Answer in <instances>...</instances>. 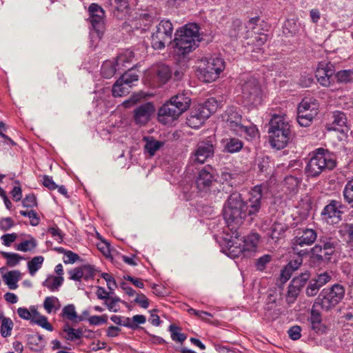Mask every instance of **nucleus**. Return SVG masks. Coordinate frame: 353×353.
<instances>
[{
    "label": "nucleus",
    "mask_w": 353,
    "mask_h": 353,
    "mask_svg": "<svg viewBox=\"0 0 353 353\" xmlns=\"http://www.w3.org/2000/svg\"><path fill=\"white\" fill-rule=\"evenodd\" d=\"M343 205L339 201L330 200L321 212V216L324 219H336L337 221L341 220V215L343 213L342 209Z\"/></svg>",
    "instance_id": "nucleus-19"
},
{
    "label": "nucleus",
    "mask_w": 353,
    "mask_h": 353,
    "mask_svg": "<svg viewBox=\"0 0 353 353\" xmlns=\"http://www.w3.org/2000/svg\"><path fill=\"white\" fill-rule=\"evenodd\" d=\"M89 20L92 30L90 34L93 38L94 34L100 39L105 30V12L103 9L97 3H91L88 7Z\"/></svg>",
    "instance_id": "nucleus-12"
},
{
    "label": "nucleus",
    "mask_w": 353,
    "mask_h": 353,
    "mask_svg": "<svg viewBox=\"0 0 353 353\" xmlns=\"http://www.w3.org/2000/svg\"><path fill=\"white\" fill-rule=\"evenodd\" d=\"M63 332L66 334L64 338L68 341H74L82 338L83 335L81 328L75 329L70 326L68 323H65L63 327Z\"/></svg>",
    "instance_id": "nucleus-32"
},
{
    "label": "nucleus",
    "mask_w": 353,
    "mask_h": 353,
    "mask_svg": "<svg viewBox=\"0 0 353 353\" xmlns=\"http://www.w3.org/2000/svg\"><path fill=\"white\" fill-rule=\"evenodd\" d=\"M2 278L10 290H14L17 288V283L21 279V272L19 270H11L3 274Z\"/></svg>",
    "instance_id": "nucleus-29"
},
{
    "label": "nucleus",
    "mask_w": 353,
    "mask_h": 353,
    "mask_svg": "<svg viewBox=\"0 0 353 353\" xmlns=\"http://www.w3.org/2000/svg\"><path fill=\"white\" fill-rule=\"evenodd\" d=\"M303 112H301V114H297L296 120L299 124L302 127H308L310 126L312 121H313V114L314 112L312 114H303Z\"/></svg>",
    "instance_id": "nucleus-52"
},
{
    "label": "nucleus",
    "mask_w": 353,
    "mask_h": 353,
    "mask_svg": "<svg viewBox=\"0 0 353 353\" xmlns=\"http://www.w3.org/2000/svg\"><path fill=\"white\" fill-rule=\"evenodd\" d=\"M301 183V179L298 177L289 175L287 176L283 181V185L290 192L296 190Z\"/></svg>",
    "instance_id": "nucleus-49"
},
{
    "label": "nucleus",
    "mask_w": 353,
    "mask_h": 353,
    "mask_svg": "<svg viewBox=\"0 0 353 353\" xmlns=\"http://www.w3.org/2000/svg\"><path fill=\"white\" fill-rule=\"evenodd\" d=\"M118 11H123L129 6L128 0H109Z\"/></svg>",
    "instance_id": "nucleus-63"
},
{
    "label": "nucleus",
    "mask_w": 353,
    "mask_h": 353,
    "mask_svg": "<svg viewBox=\"0 0 353 353\" xmlns=\"http://www.w3.org/2000/svg\"><path fill=\"white\" fill-rule=\"evenodd\" d=\"M268 188L264 184H260L253 187L250 193L249 198L244 201V210L247 216H250L252 220L259 215L262 208V199L264 191Z\"/></svg>",
    "instance_id": "nucleus-8"
},
{
    "label": "nucleus",
    "mask_w": 353,
    "mask_h": 353,
    "mask_svg": "<svg viewBox=\"0 0 353 353\" xmlns=\"http://www.w3.org/2000/svg\"><path fill=\"white\" fill-rule=\"evenodd\" d=\"M197 69L199 78L204 82L210 83L219 78L225 68V61L220 57H211L201 60Z\"/></svg>",
    "instance_id": "nucleus-5"
},
{
    "label": "nucleus",
    "mask_w": 353,
    "mask_h": 353,
    "mask_svg": "<svg viewBox=\"0 0 353 353\" xmlns=\"http://www.w3.org/2000/svg\"><path fill=\"white\" fill-rule=\"evenodd\" d=\"M88 322L90 325H94L105 324L108 322V316L106 314H103L101 316H92L88 319Z\"/></svg>",
    "instance_id": "nucleus-59"
},
{
    "label": "nucleus",
    "mask_w": 353,
    "mask_h": 353,
    "mask_svg": "<svg viewBox=\"0 0 353 353\" xmlns=\"http://www.w3.org/2000/svg\"><path fill=\"white\" fill-rule=\"evenodd\" d=\"M44 258L42 256H37L33 257L28 262V269L31 276H34L35 273L41 268Z\"/></svg>",
    "instance_id": "nucleus-40"
},
{
    "label": "nucleus",
    "mask_w": 353,
    "mask_h": 353,
    "mask_svg": "<svg viewBox=\"0 0 353 353\" xmlns=\"http://www.w3.org/2000/svg\"><path fill=\"white\" fill-rule=\"evenodd\" d=\"M320 288L314 279L310 278L309 283L305 288V294L309 297L314 296L318 294Z\"/></svg>",
    "instance_id": "nucleus-53"
},
{
    "label": "nucleus",
    "mask_w": 353,
    "mask_h": 353,
    "mask_svg": "<svg viewBox=\"0 0 353 353\" xmlns=\"http://www.w3.org/2000/svg\"><path fill=\"white\" fill-rule=\"evenodd\" d=\"M235 134L239 136H245L247 139H252L259 136V130L254 125H245L242 124L239 126Z\"/></svg>",
    "instance_id": "nucleus-30"
},
{
    "label": "nucleus",
    "mask_w": 353,
    "mask_h": 353,
    "mask_svg": "<svg viewBox=\"0 0 353 353\" xmlns=\"http://www.w3.org/2000/svg\"><path fill=\"white\" fill-rule=\"evenodd\" d=\"M216 182V170L212 166L206 165L199 170L195 179V185L198 192L202 196L210 192Z\"/></svg>",
    "instance_id": "nucleus-10"
},
{
    "label": "nucleus",
    "mask_w": 353,
    "mask_h": 353,
    "mask_svg": "<svg viewBox=\"0 0 353 353\" xmlns=\"http://www.w3.org/2000/svg\"><path fill=\"white\" fill-rule=\"evenodd\" d=\"M332 277L331 276L326 272L319 274L316 277L313 278L314 281L317 283V285L321 288L328 282L330 281Z\"/></svg>",
    "instance_id": "nucleus-56"
},
{
    "label": "nucleus",
    "mask_w": 353,
    "mask_h": 353,
    "mask_svg": "<svg viewBox=\"0 0 353 353\" xmlns=\"http://www.w3.org/2000/svg\"><path fill=\"white\" fill-rule=\"evenodd\" d=\"M14 226V221L11 217L3 218L0 220V230L7 231Z\"/></svg>",
    "instance_id": "nucleus-64"
},
{
    "label": "nucleus",
    "mask_w": 353,
    "mask_h": 353,
    "mask_svg": "<svg viewBox=\"0 0 353 353\" xmlns=\"http://www.w3.org/2000/svg\"><path fill=\"white\" fill-rule=\"evenodd\" d=\"M246 28L240 19H235L232 21L229 35L232 38L239 37L242 32Z\"/></svg>",
    "instance_id": "nucleus-41"
},
{
    "label": "nucleus",
    "mask_w": 353,
    "mask_h": 353,
    "mask_svg": "<svg viewBox=\"0 0 353 353\" xmlns=\"http://www.w3.org/2000/svg\"><path fill=\"white\" fill-rule=\"evenodd\" d=\"M130 87L125 85L123 81H120V79H117L114 83L112 89V95L114 97H120L126 95L130 92Z\"/></svg>",
    "instance_id": "nucleus-35"
},
{
    "label": "nucleus",
    "mask_w": 353,
    "mask_h": 353,
    "mask_svg": "<svg viewBox=\"0 0 353 353\" xmlns=\"http://www.w3.org/2000/svg\"><path fill=\"white\" fill-rule=\"evenodd\" d=\"M241 239H239L237 234L235 236H231L228 239L225 245V253L230 258H238L239 256L248 257V254L245 253L244 247L243 245Z\"/></svg>",
    "instance_id": "nucleus-17"
},
{
    "label": "nucleus",
    "mask_w": 353,
    "mask_h": 353,
    "mask_svg": "<svg viewBox=\"0 0 353 353\" xmlns=\"http://www.w3.org/2000/svg\"><path fill=\"white\" fill-rule=\"evenodd\" d=\"M334 65L330 62L321 61L315 72L317 81L324 87H329L334 81Z\"/></svg>",
    "instance_id": "nucleus-15"
},
{
    "label": "nucleus",
    "mask_w": 353,
    "mask_h": 353,
    "mask_svg": "<svg viewBox=\"0 0 353 353\" xmlns=\"http://www.w3.org/2000/svg\"><path fill=\"white\" fill-rule=\"evenodd\" d=\"M15 186L12 190L10 194L12 195V199L16 201H19L21 199L22 197V190L21 188V184L19 181L16 180L14 181Z\"/></svg>",
    "instance_id": "nucleus-58"
},
{
    "label": "nucleus",
    "mask_w": 353,
    "mask_h": 353,
    "mask_svg": "<svg viewBox=\"0 0 353 353\" xmlns=\"http://www.w3.org/2000/svg\"><path fill=\"white\" fill-rule=\"evenodd\" d=\"M144 140L145 141V150L150 156L154 155L155 152L164 145V142L157 141L152 137H145Z\"/></svg>",
    "instance_id": "nucleus-33"
},
{
    "label": "nucleus",
    "mask_w": 353,
    "mask_h": 353,
    "mask_svg": "<svg viewBox=\"0 0 353 353\" xmlns=\"http://www.w3.org/2000/svg\"><path fill=\"white\" fill-rule=\"evenodd\" d=\"M259 241V235L256 233L251 234L241 239L245 253L248 254V256H250L252 253L255 252Z\"/></svg>",
    "instance_id": "nucleus-25"
},
{
    "label": "nucleus",
    "mask_w": 353,
    "mask_h": 353,
    "mask_svg": "<svg viewBox=\"0 0 353 353\" xmlns=\"http://www.w3.org/2000/svg\"><path fill=\"white\" fill-rule=\"evenodd\" d=\"M344 294V287L340 284H334L320 292L314 302V306H320L326 311L330 310L343 299Z\"/></svg>",
    "instance_id": "nucleus-7"
},
{
    "label": "nucleus",
    "mask_w": 353,
    "mask_h": 353,
    "mask_svg": "<svg viewBox=\"0 0 353 353\" xmlns=\"http://www.w3.org/2000/svg\"><path fill=\"white\" fill-rule=\"evenodd\" d=\"M125 85L132 88L134 83L138 81L139 75L134 71L133 67L125 72L119 78Z\"/></svg>",
    "instance_id": "nucleus-37"
},
{
    "label": "nucleus",
    "mask_w": 353,
    "mask_h": 353,
    "mask_svg": "<svg viewBox=\"0 0 353 353\" xmlns=\"http://www.w3.org/2000/svg\"><path fill=\"white\" fill-rule=\"evenodd\" d=\"M134 58V54L132 51L125 50L123 52L119 54L115 59V61L117 64V67L121 70L128 68L130 64L132 62Z\"/></svg>",
    "instance_id": "nucleus-26"
},
{
    "label": "nucleus",
    "mask_w": 353,
    "mask_h": 353,
    "mask_svg": "<svg viewBox=\"0 0 353 353\" xmlns=\"http://www.w3.org/2000/svg\"><path fill=\"white\" fill-rule=\"evenodd\" d=\"M199 31V27L197 24L188 23L185 26L183 30L182 31L183 34L180 36L191 40L193 39L194 41L199 43L201 39Z\"/></svg>",
    "instance_id": "nucleus-28"
},
{
    "label": "nucleus",
    "mask_w": 353,
    "mask_h": 353,
    "mask_svg": "<svg viewBox=\"0 0 353 353\" xmlns=\"http://www.w3.org/2000/svg\"><path fill=\"white\" fill-rule=\"evenodd\" d=\"M173 32L172 23L169 20H162L152 32L151 44L154 50H161L171 42Z\"/></svg>",
    "instance_id": "nucleus-9"
},
{
    "label": "nucleus",
    "mask_w": 353,
    "mask_h": 353,
    "mask_svg": "<svg viewBox=\"0 0 353 353\" xmlns=\"http://www.w3.org/2000/svg\"><path fill=\"white\" fill-rule=\"evenodd\" d=\"M301 112H303V114H312L314 112L313 118L319 113V103L317 101L313 98H304L299 103L297 108V114H301Z\"/></svg>",
    "instance_id": "nucleus-21"
},
{
    "label": "nucleus",
    "mask_w": 353,
    "mask_h": 353,
    "mask_svg": "<svg viewBox=\"0 0 353 353\" xmlns=\"http://www.w3.org/2000/svg\"><path fill=\"white\" fill-rule=\"evenodd\" d=\"M61 306L59 299L55 296H47L43 301V307L48 313L57 310Z\"/></svg>",
    "instance_id": "nucleus-42"
},
{
    "label": "nucleus",
    "mask_w": 353,
    "mask_h": 353,
    "mask_svg": "<svg viewBox=\"0 0 353 353\" xmlns=\"http://www.w3.org/2000/svg\"><path fill=\"white\" fill-rule=\"evenodd\" d=\"M317 244L323 249V251L327 252L332 257L338 245V241L336 238L332 236H320Z\"/></svg>",
    "instance_id": "nucleus-24"
},
{
    "label": "nucleus",
    "mask_w": 353,
    "mask_h": 353,
    "mask_svg": "<svg viewBox=\"0 0 353 353\" xmlns=\"http://www.w3.org/2000/svg\"><path fill=\"white\" fill-rule=\"evenodd\" d=\"M203 107L206 108L210 114L214 113L218 108V102L214 98L208 99L204 103H201Z\"/></svg>",
    "instance_id": "nucleus-57"
},
{
    "label": "nucleus",
    "mask_w": 353,
    "mask_h": 353,
    "mask_svg": "<svg viewBox=\"0 0 353 353\" xmlns=\"http://www.w3.org/2000/svg\"><path fill=\"white\" fill-rule=\"evenodd\" d=\"M120 70L115 61L106 60L101 65V74L103 78L110 79Z\"/></svg>",
    "instance_id": "nucleus-27"
},
{
    "label": "nucleus",
    "mask_w": 353,
    "mask_h": 353,
    "mask_svg": "<svg viewBox=\"0 0 353 353\" xmlns=\"http://www.w3.org/2000/svg\"><path fill=\"white\" fill-rule=\"evenodd\" d=\"M269 139L272 148L281 150L285 148L292 139L291 125L286 115L274 114L269 122Z\"/></svg>",
    "instance_id": "nucleus-1"
},
{
    "label": "nucleus",
    "mask_w": 353,
    "mask_h": 353,
    "mask_svg": "<svg viewBox=\"0 0 353 353\" xmlns=\"http://www.w3.org/2000/svg\"><path fill=\"white\" fill-rule=\"evenodd\" d=\"M22 205L25 208H34L37 205V199L34 194H30L26 195L22 201Z\"/></svg>",
    "instance_id": "nucleus-60"
},
{
    "label": "nucleus",
    "mask_w": 353,
    "mask_h": 353,
    "mask_svg": "<svg viewBox=\"0 0 353 353\" xmlns=\"http://www.w3.org/2000/svg\"><path fill=\"white\" fill-rule=\"evenodd\" d=\"M301 327L299 325H294L289 329L288 333L292 340L296 341L301 336Z\"/></svg>",
    "instance_id": "nucleus-61"
},
{
    "label": "nucleus",
    "mask_w": 353,
    "mask_h": 353,
    "mask_svg": "<svg viewBox=\"0 0 353 353\" xmlns=\"http://www.w3.org/2000/svg\"><path fill=\"white\" fill-rule=\"evenodd\" d=\"M61 315L73 322H80L83 321V318L81 316L77 315L75 307L73 304H69L65 306L62 310Z\"/></svg>",
    "instance_id": "nucleus-34"
},
{
    "label": "nucleus",
    "mask_w": 353,
    "mask_h": 353,
    "mask_svg": "<svg viewBox=\"0 0 353 353\" xmlns=\"http://www.w3.org/2000/svg\"><path fill=\"white\" fill-rule=\"evenodd\" d=\"M344 200L353 208V179L348 181L343 191Z\"/></svg>",
    "instance_id": "nucleus-46"
},
{
    "label": "nucleus",
    "mask_w": 353,
    "mask_h": 353,
    "mask_svg": "<svg viewBox=\"0 0 353 353\" xmlns=\"http://www.w3.org/2000/svg\"><path fill=\"white\" fill-rule=\"evenodd\" d=\"M194 115L199 118L203 122L209 118L211 114L210 112L208 111L206 108L203 107L201 103L199 104L194 110L192 111Z\"/></svg>",
    "instance_id": "nucleus-51"
},
{
    "label": "nucleus",
    "mask_w": 353,
    "mask_h": 353,
    "mask_svg": "<svg viewBox=\"0 0 353 353\" xmlns=\"http://www.w3.org/2000/svg\"><path fill=\"white\" fill-rule=\"evenodd\" d=\"M37 241L33 238L31 237L30 239L22 241L20 243L16 244L14 248L17 250L21 252H28L34 250L37 247Z\"/></svg>",
    "instance_id": "nucleus-44"
},
{
    "label": "nucleus",
    "mask_w": 353,
    "mask_h": 353,
    "mask_svg": "<svg viewBox=\"0 0 353 353\" xmlns=\"http://www.w3.org/2000/svg\"><path fill=\"white\" fill-rule=\"evenodd\" d=\"M225 122L227 125L234 133L239 129V126L243 124V118L241 112L234 108H230L225 112Z\"/></svg>",
    "instance_id": "nucleus-22"
},
{
    "label": "nucleus",
    "mask_w": 353,
    "mask_h": 353,
    "mask_svg": "<svg viewBox=\"0 0 353 353\" xmlns=\"http://www.w3.org/2000/svg\"><path fill=\"white\" fill-rule=\"evenodd\" d=\"M153 71L155 78L160 84L167 83L172 75V71L170 68L165 64L157 65L153 69Z\"/></svg>",
    "instance_id": "nucleus-23"
},
{
    "label": "nucleus",
    "mask_w": 353,
    "mask_h": 353,
    "mask_svg": "<svg viewBox=\"0 0 353 353\" xmlns=\"http://www.w3.org/2000/svg\"><path fill=\"white\" fill-rule=\"evenodd\" d=\"M244 201L239 192L230 195L223 206V218L231 230L237 228L247 216L244 210Z\"/></svg>",
    "instance_id": "nucleus-4"
},
{
    "label": "nucleus",
    "mask_w": 353,
    "mask_h": 353,
    "mask_svg": "<svg viewBox=\"0 0 353 353\" xmlns=\"http://www.w3.org/2000/svg\"><path fill=\"white\" fill-rule=\"evenodd\" d=\"M272 260L271 254H264L256 259L255 262V267L257 270L263 271L266 268L267 265Z\"/></svg>",
    "instance_id": "nucleus-50"
},
{
    "label": "nucleus",
    "mask_w": 353,
    "mask_h": 353,
    "mask_svg": "<svg viewBox=\"0 0 353 353\" xmlns=\"http://www.w3.org/2000/svg\"><path fill=\"white\" fill-rule=\"evenodd\" d=\"M0 254L6 259V265L8 267H14L17 265L21 260L25 259L23 256L14 252L1 251L0 252Z\"/></svg>",
    "instance_id": "nucleus-36"
},
{
    "label": "nucleus",
    "mask_w": 353,
    "mask_h": 353,
    "mask_svg": "<svg viewBox=\"0 0 353 353\" xmlns=\"http://www.w3.org/2000/svg\"><path fill=\"white\" fill-rule=\"evenodd\" d=\"M332 123L336 126L347 128V119L346 114L341 111H334L332 112Z\"/></svg>",
    "instance_id": "nucleus-47"
},
{
    "label": "nucleus",
    "mask_w": 353,
    "mask_h": 353,
    "mask_svg": "<svg viewBox=\"0 0 353 353\" xmlns=\"http://www.w3.org/2000/svg\"><path fill=\"white\" fill-rule=\"evenodd\" d=\"M1 325L0 332L3 337L6 338L11 335V332L14 326L12 321L10 318L1 316Z\"/></svg>",
    "instance_id": "nucleus-38"
},
{
    "label": "nucleus",
    "mask_w": 353,
    "mask_h": 353,
    "mask_svg": "<svg viewBox=\"0 0 353 353\" xmlns=\"http://www.w3.org/2000/svg\"><path fill=\"white\" fill-rule=\"evenodd\" d=\"M338 83H347L353 80V70H343L335 74Z\"/></svg>",
    "instance_id": "nucleus-45"
},
{
    "label": "nucleus",
    "mask_w": 353,
    "mask_h": 353,
    "mask_svg": "<svg viewBox=\"0 0 353 353\" xmlns=\"http://www.w3.org/2000/svg\"><path fill=\"white\" fill-rule=\"evenodd\" d=\"M169 331L170 332L171 338L174 341L183 343L187 338L186 335L181 332V328L174 324H171L169 326Z\"/></svg>",
    "instance_id": "nucleus-43"
},
{
    "label": "nucleus",
    "mask_w": 353,
    "mask_h": 353,
    "mask_svg": "<svg viewBox=\"0 0 353 353\" xmlns=\"http://www.w3.org/2000/svg\"><path fill=\"white\" fill-rule=\"evenodd\" d=\"M223 150L229 153H235L239 152L243 146L242 141L237 138H229L223 141Z\"/></svg>",
    "instance_id": "nucleus-31"
},
{
    "label": "nucleus",
    "mask_w": 353,
    "mask_h": 353,
    "mask_svg": "<svg viewBox=\"0 0 353 353\" xmlns=\"http://www.w3.org/2000/svg\"><path fill=\"white\" fill-rule=\"evenodd\" d=\"M323 249L316 244L310 249V264L316 268L328 264L331 261V256Z\"/></svg>",
    "instance_id": "nucleus-18"
},
{
    "label": "nucleus",
    "mask_w": 353,
    "mask_h": 353,
    "mask_svg": "<svg viewBox=\"0 0 353 353\" xmlns=\"http://www.w3.org/2000/svg\"><path fill=\"white\" fill-rule=\"evenodd\" d=\"M336 166V156L323 148L316 149L307 162L305 172L309 177H316L325 170H332Z\"/></svg>",
    "instance_id": "nucleus-2"
},
{
    "label": "nucleus",
    "mask_w": 353,
    "mask_h": 353,
    "mask_svg": "<svg viewBox=\"0 0 353 353\" xmlns=\"http://www.w3.org/2000/svg\"><path fill=\"white\" fill-rule=\"evenodd\" d=\"M317 239V233L313 229L305 228L298 233L291 241V248L294 253L299 256L306 255L307 250H299V246H309L312 245Z\"/></svg>",
    "instance_id": "nucleus-13"
},
{
    "label": "nucleus",
    "mask_w": 353,
    "mask_h": 353,
    "mask_svg": "<svg viewBox=\"0 0 353 353\" xmlns=\"http://www.w3.org/2000/svg\"><path fill=\"white\" fill-rule=\"evenodd\" d=\"M175 51L180 55H185L192 52L198 47V42L194 41L193 39H188L187 38L179 36L174 39Z\"/></svg>",
    "instance_id": "nucleus-20"
},
{
    "label": "nucleus",
    "mask_w": 353,
    "mask_h": 353,
    "mask_svg": "<svg viewBox=\"0 0 353 353\" xmlns=\"http://www.w3.org/2000/svg\"><path fill=\"white\" fill-rule=\"evenodd\" d=\"M190 103V98L184 93L172 97L159 109V121L166 124L176 120L189 108Z\"/></svg>",
    "instance_id": "nucleus-3"
},
{
    "label": "nucleus",
    "mask_w": 353,
    "mask_h": 353,
    "mask_svg": "<svg viewBox=\"0 0 353 353\" xmlns=\"http://www.w3.org/2000/svg\"><path fill=\"white\" fill-rule=\"evenodd\" d=\"M243 98L247 103L257 106L263 100V92L259 81L252 77L242 78L240 82Z\"/></svg>",
    "instance_id": "nucleus-6"
},
{
    "label": "nucleus",
    "mask_w": 353,
    "mask_h": 353,
    "mask_svg": "<svg viewBox=\"0 0 353 353\" xmlns=\"http://www.w3.org/2000/svg\"><path fill=\"white\" fill-rule=\"evenodd\" d=\"M31 322L39 325L48 331L53 330L52 325L48 321L47 317L44 316H40L37 319H32Z\"/></svg>",
    "instance_id": "nucleus-55"
},
{
    "label": "nucleus",
    "mask_w": 353,
    "mask_h": 353,
    "mask_svg": "<svg viewBox=\"0 0 353 353\" xmlns=\"http://www.w3.org/2000/svg\"><path fill=\"white\" fill-rule=\"evenodd\" d=\"M216 145V138L210 136L198 142L191 159L194 163H204L208 158L213 157Z\"/></svg>",
    "instance_id": "nucleus-11"
},
{
    "label": "nucleus",
    "mask_w": 353,
    "mask_h": 353,
    "mask_svg": "<svg viewBox=\"0 0 353 353\" xmlns=\"http://www.w3.org/2000/svg\"><path fill=\"white\" fill-rule=\"evenodd\" d=\"M310 278V271L305 270L292 279L288 288L286 295V301L288 303H292L296 301L300 292L305 287Z\"/></svg>",
    "instance_id": "nucleus-14"
},
{
    "label": "nucleus",
    "mask_w": 353,
    "mask_h": 353,
    "mask_svg": "<svg viewBox=\"0 0 353 353\" xmlns=\"http://www.w3.org/2000/svg\"><path fill=\"white\" fill-rule=\"evenodd\" d=\"M42 340L41 336L38 334L28 335V344L30 348L34 351L40 350L42 348Z\"/></svg>",
    "instance_id": "nucleus-48"
},
{
    "label": "nucleus",
    "mask_w": 353,
    "mask_h": 353,
    "mask_svg": "<svg viewBox=\"0 0 353 353\" xmlns=\"http://www.w3.org/2000/svg\"><path fill=\"white\" fill-rule=\"evenodd\" d=\"M63 276H51L48 277L45 281H43V285L48 288L51 292H54L59 289V288L63 284Z\"/></svg>",
    "instance_id": "nucleus-39"
},
{
    "label": "nucleus",
    "mask_w": 353,
    "mask_h": 353,
    "mask_svg": "<svg viewBox=\"0 0 353 353\" xmlns=\"http://www.w3.org/2000/svg\"><path fill=\"white\" fill-rule=\"evenodd\" d=\"M188 124L192 128H196L201 126L203 122L199 117H197L192 112L190 115L187 119Z\"/></svg>",
    "instance_id": "nucleus-62"
},
{
    "label": "nucleus",
    "mask_w": 353,
    "mask_h": 353,
    "mask_svg": "<svg viewBox=\"0 0 353 353\" xmlns=\"http://www.w3.org/2000/svg\"><path fill=\"white\" fill-rule=\"evenodd\" d=\"M68 274H70V279L75 281H80L82 278L84 279V271L83 266L70 270L68 272Z\"/></svg>",
    "instance_id": "nucleus-54"
},
{
    "label": "nucleus",
    "mask_w": 353,
    "mask_h": 353,
    "mask_svg": "<svg viewBox=\"0 0 353 353\" xmlns=\"http://www.w3.org/2000/svg\"><path fill=\"white\" fill-rule=\"evenodd\" d=\"M154 111V105L151 102H147L137 106L133 112V119L135 123L139 125H145L150 121Z\"/></svg>",
    "instance_id": "nucleus-16"
}]
</instances>
